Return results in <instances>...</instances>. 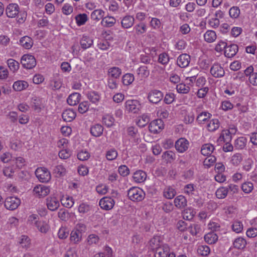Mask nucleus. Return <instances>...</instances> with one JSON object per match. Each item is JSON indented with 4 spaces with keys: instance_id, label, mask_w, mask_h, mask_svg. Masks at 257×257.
<instances>
[{
    "instance_id": "1",
    "label": "nucleus",
    "mask_w": 257,
    "mask_h": 257,
    "mask_svg": "<svg viewBox=\"0 0 257 257\" xmlns=\"http://www.w3.org/2000/svg\"><path fill=\"white\" fill-rule=\"evenodd\" d=\"M127 196L133 201H141L145 197V193L143 190L138 187H132L127 191Z\"/></svg>"
},
{
    "instance_id": "2",
    "label": "nucleus",
    "mask_w": 257,
    "mask_h": 257,
    "mask_svg": "<svg viewBox=\"0 0 257 257\" xmlns=\"http://www.w3.org/2000/svg\"><path fill=\"white\" fill-rule=\"evenodd\" d=\"M38 216L36 214H32L29 216L28 222L30 224L34 223L39 230L42 233H47L48 226L46 222L37 221Z\"/></svg>"
},
{
    "instance_id": "3",
    "label": "nucleus",
    "mask_w": 257,
    "mask_h": 257,
    "mask_svg": "<svg viewBox=\"0 0 257 257\" xmlns=\"http://www.w3.org/2000/svg\"><path fill=\"white\" fill-rule=\"evenodd\" d=\"M23 66L27 69H31L36 65V60L34 56L29 54L24 55L21 60Z\"/></svg>"
},
{
    "instance_id": "4",
    "label": "nucleus",
    "mask_w": 257,
    "mask_h": 257,
    "mask_svg": "<svg viewBox=\"0 0 257 257\" xmlns=\"http://www.w3.org/2000/svg\"><path fill=\"white\" fill-rule=\"evenodd\" d=\"M21 204V200L16 197H8L5 201V207L10 210L16 209Z\"/></svg>"
},
{
    "instance_id": "5",
    "label": "nucleus",
    "mask_w": 257,
    "mask_h": 257,
    "mask_svg": "<svg viewBox=\"0 0 257 257\" xmlns=\"http://www.w3.org/2000/svg\"><path fill=\"white\" fill-rule=\"evenodd\" d=\"M46 104L45 99L37 97H33L31 99V105L32 107L36 111L39 112L44 108Z\"/></svg>"
},
{
    "instance_id": "6",
    "label": "nucleus",
    "mask_w": 257,
    "mask_h": 257,
    "mask_svg": "<svg viewBox=\"0 0 257 257\" xmlns=\"http://www.w3.org/2000/svg\"><path fill=\"white\" fill-rule=\"evenodd\" d=\"M163 97V93L158 90L154 89L149 92L148 95V99L153 103L159 102Z\"/></svg>"
},
{
    "instance_id": "7",
    "label": "nucleus",
    "mask_w": 257,
    "mask_h": 257,
    "mask_svg": "<svg viewBox=\"0 0 257 257\" xmlns=\"http://www.w3.org/2000/svg\"><path fill=\"white\" fill-rule=\"evenodd\" d=\"M163 128L164 123L161 119H157L152 121L149 126L150 132L155 134L161 132Z\"/></svg>"
},
{
    "instance_id": "8",
    "label": "nucleus",
    "mask_w": 257,
    "mask_h": 257,
    "mask_svg": "<svg viewBox=\"0 0 257 257\" xmlns=\"http://www.w3.org/2000/svg\"><path fill=\"white\" fill-rule=\"evenodd\" d=\"M114 201L111 197H104L99 201V206L105 210L111 209L114 205Z\"/></svg>"
},
{
    "instance_id": "9",
    "label": "nucleus",
    "mask_w": 257,
    "mask_h": 257,
    "mask_svg": "<svg viewBox=\"0 0 257 257\" xmlns=\"http://www.w3.org/2000/svg\"><path fill=\"white\" fill-rule=\"evenodd\" d=\"M126 109L134 113L139 112L140 108V104L137 100H128L125 102Z\"/></svg>"
},
{
    "instance_id": "10",
    "label": "nucleus",
    "mask_w": 257,
    "mask_h": 257,
    "mask_svg": "<svg viewBox=\"0 0 257 257\" xmlns=\"http://www.w3.org/2000/svg\"><path fill=\"white\" fill-rule=\"evenodd\" d=\"M20 8L16 4H9L6 9L7 16L9 18H15L19 13Z\"/></svg>"
},
{
    "instance_id": "11",
    "label": "nucleus",
    "mask_w": 257,
    "mask_h": 257,
    "mask_svg": "<svg viewBox=\"0 0 257 257\" xmlns=\"http://www.w3.org/2000/svg\"><path fill=\"white\" fill-rule=\"evenodd\" d=\"M175 147L178 152L183 153L189 147V142L185 138H180L175 143Z\"/></svg>"
},
{
    "instance_id": "12",
    "label": "nucleus",
    "mask_w": 257,
    "mask_h": 257,
    "mask_svg": "<svg viewBox=\"0 0 257 257\" xmlns=\"http://www.w3.org/2000/svg\"><path fill=\"white\" fill-rule=\"evenodd\" d=\"M210 73L213 76L216 78L222 77L225 74L223 68L218 64H214L211 67Z\"/></svg>"
},
{
    "instance_id": "13",
    "label": "nucleus",
    "mask_w": 257,
    "mask_h": 257,
    "mask_svg": "<svg viewBox=\"0 0 257 257\" xmlns=\"http://www.w3.org/2000/svg\"><path fill=\"white\" fill-rule=\"evenodd\" d=\"M190 62V56L187 54L180 55L177 60L178 65L181 68H185L188 66Z\"/></svg>"
},
{
    "instance_id": "14",
    "label": "nucleus",
    "mask_w": 257,
    "mask_h": 257,
    "mask_svg": "<svg viewBox=\"0 0 257 257\" xmlns=\"http://www.w3.org/2000/svg\"><path fill=\"white\" fill-rule=\"evenodd\" d=\"M238 50V46L236 44H231L226 46L224 50V55L228 58H232L235 55Z\"/></svg>"
},
{
    "instance_id": "15",
    "label": "nucleus",
    "mask_w": 257,
    "mask_h": 257,
    "mask_svg": "<svg viewBox=\"0 0 257 257\" xmlns=\"http://www.w3.org/2000/svg\"><path fill=\"white\" fill-rule=\"evenodd\" d=\"M35 175L40 181L42 182L48 181L47 179L48 176L47 169L42 167L37 168L35 171Z\"/></svg>"
},
{
    "instance_id": "16",
    "label": "nucleus",
    "mask_w": 257,
    "mask_h": 257,
    "mask_svg": "<svg viewBox=\"0 0 257 257\" xmlns=\"http://www.w3.org/2000/svg\"><path fill=\"white\" fill-rule=\"evenodd\" d=\"M33 192L40 197H43L48 195V188L42 185H39L34 188Z\"/></svg>"
},
{
    "instance_id": "17",
    "label": "nucleus",
    "mask_w": 257,
    "mask_h": 257,
    "mask_svg": "<svg viewBox=\"0 0 257 257\" xmlns=\"http://www.w3.org/2000/svg\"><path fill=\"white\" fill-rule=\"evenodd\" d=\"M147 178V174L142 170H138L134 173L133 179L137 183L144 182Z\"/></svg>"
},
{
    "instance_id": "18",
    "label": "nucleus",
    "mask_w": 257,
    "mask_h": 257,
    "mask_svg": "<svg viewBox=\"0 0 257 257\" xmlns=\"http://www.w3.org/2000/svg\"><path fill=\"white\" fill-rule=\"evenodd\" d=\"M149 245L151 249L154 251L157 249L159 247H161L164 244L160 240L159 236H155L152 238L149 241Z\"/></svg>"
},
{
    "instance_id": "19",
    "label": "nucleus",
    "mask_w": 257,
    "mask_h": 257,
    "mask_svg": "<svg viewBox=\"0 0 257 257\" xmlns=\"http://www.w3.org/2000/svg\"><path fill=\"white\" fill-rule=\"evenodd\" d=\"M62 118L65 121L70 122L76 117V113L71 109L65 110L62 114Z\"/></svg>"
},
{
    "instance_id": "20",
    "label": "nucleus",
    "mask_w": 257,
    "mask_h": 257,
    "mask_svg": "<svg viewBox=\"0 0 257 257\" xmlns=\"http://www.w3.org/2000/svg\"><path fill=\"white\" fill-rule=\"evenodd\" d=\"M169 251V248L168 246L167 245H164L154 251L155 252V257H167Z\"/></svg>"
},
{
    "instance_id": "21",
    "label": "nucleus",
    "mask_w": 257,
    "mask_h": 257,
    "mask_svg": "<svg viewBox=\"0 0 257 257\" xmlns=\"http://www.w3.org/2000/svg\"><path fill=\"white\" fill-rule=\"evenodd\" d=\"M134 18L133 16L128 15L123 18L121 21V24L123 28L128 29L134 25Z\"/></svg>"
},
{
    "instance_id": "22",
    "label": "nucleus",
    "mask_w": 257,
    "mask_h": 257,
    "mask_svg": "<svg viewBox=\"0 0 257 257\" xmlns=\"http://www.w3.org/2000/svg\"><path fill=\"white\" fill-rule=\"evenodd\" d=\"M174 202L175 206L179 209L183 208L187 205V200L183 195L175 198Z\"/></svg>"
},
{
    "instance_id": "23",
    "label": "nucleus",
    "mask_w": 257,
    "mask_h": 257,
    "mask_svg": "<svg viewBox=\"0 0 257 257\" xmlns=\"http://www.w3.org/2000/svg\"><path fill=\"white\" fill-rule=\"evenodd\" d=\"M28 86L27 82L24 80H18L14 82L13 88L16 91H21L26 89Z\"/></svg>"
},
{
    "instance_id": "24",
    "label": "nucleus",
    "mask_w": 257,
    "mask_h": 257,
    "mask_svg": "<svg viewBox=\"0 0 257 257\" xmlns=\"http://www.w3.org/2000/svg\"><path fill=\"white\" fill-rule=\"evenodd\" d=\"M247 139L245 137H239L235 140L234 147L237 150L243 149L246 145Z\"/></svg>"
},
{
    "instance_id": "25",
    "label": "nucleus",
    "mask_w": 257,
    "mask_h": 257,
    "mask_svg": "<svg viewBox=\"0 0 257 257\" xmlns=\"http://www.w3.org/2000/svg\"><path fill=\"white\" fill-rule=\"evenodd\" d=\"M80 95L78 93H73L69 95L67 102L70 105H75L79 103L80 99Z\"/></svg>"
},
{
    "instance_id": "26",
    "label": "nucleus",
    "mask_w": 257,
    "mask_h": 257,
    "mask_svg": "<svg viewBox=\"0 0 257 257\" xmlns=\"http://www.w3.org/2000/svg\"><path fill=\"white\" fill-rule=\"evenodd\" d=\"M103 132V126L99 124H96L93 125L90 128L91 134L95 137H98L100 136L102 134Z\"/></svg>"
},
{
    "instance_id": "27",
    "label": "nucleus",
    "mask_w": 257,
    "mask_h": 257,
    "mask_svg": "<svg viewBox=\"0 0 257 257\" xmlns=\"http://www.w3.org/2000/svg\"><path fill=\"white\" fill-rule=\"evenodd\" d=\"M121 74V70L120 68L116 67L110 68L108 71V75L109 78L117 79Z\"/></svg>"
},
{
    "instance_id": "28",
    "label": "nucleus",
    "mask_w": 257,
    "mask_h": 257,
    "mask_svg": "<svg viewBox=\"0 0 257 257\" xmlns=\"http://www.w3.org/2000/svg\"><path fill=\"white\" fill-rule=\"evenodd\" d=\"M20 44L26 49H30L33 46V41L28 36H24L20 40Z\"/></svg>"
},
{
    "instance_id": "29",
    "label": "nucleus",
    "mask_w": 257,
    "mask_h": 257,
    "mask_svg": "<svg viewBox=\"0 0 257 257\" xmlns=\"http://www.w3.org/2000/svg\"><path fill=\"white\" fill-rule=\"evenodd\" d=\"M205 241L208 244L215 243L218 240V236L213 232L205 234L204 237Z\"/></svg>"
},
{
    "instance_id": "30",
    "label": "nucleus",
    "mask_w": 257,
    "mask_h": 257,
    "mask_svg": "<svg viewBox=\"0 0 257 257\" xmlns=\"http://www.w3.org/2000/svg\"><path fill=\"white\" fill-rule=\"evenodd\" d=\"M162 158L167 163H171L175 159L176 155L173 151H167L163 153Z\"/></svg>"
},
{
    "instance_id": "31",
    "label": "nucleus",
    "mask_w": 257,
    "mask_h": 257,
    "mask_svg": "<svg viewBox=\"0 0 257 257\" xmlns=\"http://www.w3.org/2000/svg\"><path fill=\"white\" fill-rule=\"evenodd\" d=\"M214 150V147L212 145L210 144H206L202 146L201 152L204 156H208L211 155Z\"/></svg>"
},
{
    "instance_id": "32",
    "label": "nucleus",
    "mask_w": 257,
    "mask_h": 257,
    "mask_svg": "<svg viewBox=\"0 0 257 257\" xmlns=\"http://www.w3.org/2000/svg\"><path fill=\"white\" fill-rule=\"evenodd\" d=\"M66 169L62 165H57L53 170V174L56 177H60L66 174Z\"/></svg>"
},
{
    "instance_id": "33",
    "label": "nucleus",
    "mask_w": 257,
    "mask_h": 257,
    "mask_svg": "<svg viewBox=\"0 0 257 257\" xmlns=\"http://www.w3.org/2000/svg\"><path fill=\"white\" fill-rule=\"evenodd\" d=\"M81 237L82 234L77 231L73 230L70 233V240L72 243L76 244L81 240Z\"/></svg>"
},
{
    "instance_id": "34",
    "label": "nucleus",
    "mask_w": 257,
    "mask_h": 257,
    "mask_svg": "<svg viewBox=\"0 0 257 257\" xmlns=\"http://www.w3.org/2000/svg\"><path fill=\"white\" fill-rule=\"evenodd\" d=\"M246 241L242 237L236 238L233 242V246L237 249H243L246 245Z\"/></svg>"
},
{
    "instance_id": "35",
    "label": "nucleus",
    "mask_w": 257,
    "mask_h": 257,
    "mask_svg": "<svg viewBox=\"0 0 257 257\" xmlns=\"http://www.w3.org/2000/svg\"><path fill=\"white\" fill-rule=\"evenodd\" d=\"M75 19L77 25L79 26H81L84 25L87 21L88 17L86 14H79L75 16Z\"/></svg>"
},
{
    "instance_id": "36",
    "label": "nucleus",
    "mask_w": 257,
    "mask_h": 257,
    "mask_svg": "<svg viewBox=\"0 0 257 257\" xmlns=\"http://www.w3.org/2000/svg\"><path fill=\"white\" fill-rule=\"evenodd\" d=\"M114 118L109 114H106L102 117V123L107 127H110L114 125Z\"/></svg>"
},
{
    "instance_id": "37",
    "label": "nucleus",
    "mask_w": 257,
    "mask_h": 257,
    "mask_svg": "<svg viewBox=\"0 0 257 257\" xmlns=\"http://www.w3.org/2000/svg\"><path fill=\"white\" fill-rule=\"evenodd\" d=\"M204 40L208 42L212 43L216 39L215 32L212 30H208L204 35Z\"/></svg>"
},
{
    "instance_id": "38",
    "label": "nucleus",
    "mask_w": 257,
    "mask_h": 257,
    "mask_svg": "<svg viewBox=\"0 0 257 257\" xmlns=\"http://www.w3.org/2000/svg\"><path fill=\"white\" fill-rule=\"evenodd\" d=\"M93 44V40L87 36H83L80 40V45L83 49L89 48Z\"/></svg>"
},
{
    "instance_id": "39",
    "label": "nucleus",
    "mask_w": 257,
    "mask_h": 257,
    "mask_svg": "<svg viewBox=\"0 0 257 257\" xmlns=\"http://www.w3.org/2000/svg\"><path fill=\"white\" fill-rule=\"evenodd\" d=\"M116 20L113 17H106L103 18L101 21V24L104 27H110L115 23Z\"/></svg>"
},
{
    "instance_id": "40",
    "label": "nucleus",
    "mask_w": 257,
    "mask_h": 257,
    "mask_svg": "<svg viewBox=\"0 0 257 257\" xmlns=\"http://www.w3.org/2000/svg\"><path fill=\"white\" fill-rule=\"evenodd\" d=\"M104 12L100 9L93 11L91 14V19L94 21H98L103 19Z\"/></svg>"
},
{
    "instance_id": "41",
    "label": "nucleus",
    "mask_w": 257,
    "mask_h": 257,
    "mask_svg": "<svg viewBox=\"0 0 257 257\" xmlns=\"http://www.w3.org/2000/svg\"><path fill=\"white\" fill-rule=\"evenodd\" d=\"M88 99L93 103L96 104L100 99L99 94L95 91H91L87 94Z\"/></svg>"
},
{
    "instance_id": "42",
    "label": "nucleus",
    "mask_w": 257,
    "mask_h": 257,
    "mask_svg": "<svg viewBox=\"0 0 257 257\" xmlns=\"http://www.w3.org/2000/svg\"><path fill=\"white\" fill-rule=\"evenodd\" d=\"M228 192V188L220 187L216 191V196L219 199H223L226 197Z\"/></svg>"
},
{
    "instance_id": "43",
    "label": "nucleus",
    "mask_w": 257,
    "mask_h": 257,
    "mask_svg": "<svg viewBox=\"0 0 257 257\" xmlns=\"http://www.w3.org/2000/svg\"><path fill=\"white\" fill-rule=\"evenodd\" d=\"M219 121L217 119H213L207 125L208 130L210 132L215 131L219 127Z\"/></svg>"
},
{
    "instance_id": "44",
    "label": "nucleus",
    "mask_w": 257,
    "mask_h": 257,
    "mask_svg": "<svg viewBox=\"0 0 257 257\" xmlns=\"http://www.w3.org/2000/svg\"><path fill=\"white\" fill-rule=\"evenodd\" d=\"M188 230L192 235H196L200 232L201 229L199 225L193 223L188 225Z\"/></svg>"
},
{
    "instance_id": "45",
    "label": "nucleus",
    "mask_w": 257,
    "mask_h": 257,
    "mask_svg": "<svg viewBox=\"0 0 257 257\" xmlns=\"http://www.w3.org/2000/svg\"><path fill=\"white\" fill-rule=\"evenodd\" d=\"M8 65L11 71L15 72L19 68V63L18 62L13 59H9L7 61Z\"/></svg>"
},
{
    "instance_id": "46",
    "label": "nucleus",
    "mask_w": 257,
    "mask_h": 257,
    "mask_svg": "<svg viewBox=\"0 0 257 257\" xmlns=\"http://www.w3.org/2000/svg\"><path fill=\"white\" fill-rule=\"evenodd\" d=\"M134 75L130 73L124 74L122 78V82L125 85H128L134 81Z\"/></svg>"
},
{
    "instance_id": "47",
    "label": "nucleus",
    "mask_w": 257,
    "mask_h": 257,
    "mask_svg": "<svg viewBox=\"0 0 257 257\" xmlns=\"http://www.w3.org/2000/svg\"><path fill=\"white\" fill-rule=\"evenodd\" d=\"M232 134L226 130H223L219 137L220 141H223L224 142H230L231 140Z\"/></svg>"
},
{
    "instance_id": "48",
    "label": "nucleus",
    "mask_w": 257,
    "mask_h": 257,
    "mask_svg": "<svg viewBox=\"0 0 257 257\" xmlns=\"http://www.w3.org/2000/svg\"><path fill=\"white\" fill-rule=\"evenodd\" d=\"M211 114L207 111H203L200 113L197 117L196 120L199 122L206 121L210 117Z\"/></svg>"
},
{
    "instance_id": "49",
    "label": "nucleus",
    "mask_w": 257,
    "mask_h": 257,
    "mask_svg": "<svg viewBox=\"0 0 257 257\" xmlns=\"http://www.w3.org/2000/svg\"><path fill=\"white\" fill-rule=\"evenodd\" d=\"M210 251V248L207 245H200L197 249L198 253L202 256H207Z\"/></svg>"
},
{
    "instance_id": "50",
    "label": "nucleus",
    "mask_w": 257,
    "mask_h": 257,
    "mask_svg": "<svg viewBox=\"0 0 257 257\" xmlns=\"http://www.w3.org/2000/svg\"><path fill=\"white\" fill-rule=\"evenodd\" d=\"M176 89L178 93L186 94L189 92L190 88L185 84L180 83L177 85Z\"/></svg>"
},
{
    "instance_id": "51",
    "label": "nucleus",
    "mask_w": 257,
    "mask_h": 257,
    "mask_svg": "<svg viewBox=\"0 0 257 257\" xmlns=\"http://www.w3.org/2000/svg\"><path fill=\"white\" fill-rule=\"evenodd\" d=\"M242 160V156L240 153L234 154L231 158V162L234 166H237Z\"/></svg>"
},
{
    "instance_id": "52",
    "label": "nucleus",
    "mask_w": 257,
    "mask_h": 257,
    "mask_svg": "<svg viewBox=\"0 0 257 257\" xmlns=\"http://www.w3.org/2000/svg\"><path fill=\"white\" fill-rule=\"evenodd\" d=\"M19 243L23 248H28L30 244V239L28 236L23 235L20 237Z\"/></svg>"
},
{
    "instance_id": "53",
    "label": "nucleus",
    "mask_w": 257,
    "mask_h": 257,
    "mask_svg": "<svg viewBox=\"0 0 257 257\" xmlns=\"http://www.w3.org/2000/svg\"><path fill=\"white\" fill-rule=\"evenodd\" d=\"M176 193V192L174 189L169 187L165 190L164 196L167 199H172L175 196Z\"/></svg>"
},
{
    "instance_id": "54",
    "label": "nucleus",
    "mask_w": 257,
    "mask_h": 257,
    "mask_svg": "<svg viewBox=\"0 0 257 257\" xmlns=\"http://www.w3.org/2000/svg\"><path fill=\"white\" fill-rule=\"evenodd\" d=\"M229 16L233 19L237 18L240 14V10L237 7H232L229 11Z\"/></svg>"
},
{
    "instance_id": "55",
    "label": "nucleus",
    "mask_w": 257,
    "mask_h": 257,
    "mask_svg": "<svg viewBox=\"0 0 257 257\" xmlns=\"http://www.w3.org/2000/svg\"><path fill=\"white\" fill-rule=\"evenodd\" d=\"M150 121L149 117L145 114L142 115L141 118H140L137 122L138 126L143 127L146 126Z\"/></svg>"
},
{
    "instance_id": "56",
    "label": "nucleus",
    "mask_w": 257,
    "mask_h": 257,
    "mask_svg": "<svg viewBox=\"0 0 257 257\" xmlns=\"http://www.w3.org/2000/svg\"><path fill=\"white\" fill-rule=\"evenodd\" d=\"M62 203L65 207L71 208L74 204L73 199L72 197L67 196L62 199Z\"/></svg>"
},
{
    "instance_id": "57",
    "label": "nucleus",
    "mask_w": 257,
    "mask_h": 257,
    "mask_svg": "<svg viewBox=\"0 0 257 257\" xmlns=\"http://www.w3.org/2000/svg\"><path fill=\"white\" fill-rule=\"evenodd\" d=\"M58 217L62 220L66 221L69 218V213L68 211L64 208L61 209L58 213Z\"/></svg>"
},
{
    "instance_id": "58",
    "label": "nucleus",
    "mask_w": 257,
    "mask_h": 257,
    "mask_svg": "<svg viewBox=\"0 0 257 257\" xmlns=\"http://www.w3.org/2000/svg\"><path fill=\"white\" fill-rule=\"evenodd\" d=\"M117 156V152L114 149H110L106 154V157L109 161H112L116 159Z\"/></svg>"
},
{
    "instance_id": "59",
    "label": "nucleus",
    "mask_w": 257,
    "mask_h": 257,
    "mask_svg": "<svg viewBox=\"0 0 257 257\" xmlns=\"http://www.w3.org/2000/svg\"><path fill=\"white\" fill-rule=\"evenodd\" d=\"M232 229L234 232L239 233L243 229V225L240 221H235L232 225Z\"/></svg>"
},
{
    "instance_id": "60",
    "label": "nucleus",
    "mask_w": 257,
    "mask_h": 257,
    "mask_svg": "<svg viewBox=\"0 0 257 257\" xmlns=\"http://www.w3.org/2000/svg\"><path fill=\"white\" fill-rule=\"evenodd\" d=\"M169 61V57L166 53H163L159 55L158 61L163 65H166Z\"/></svg>"
},
{
    "instance_id": "61",
    "label": "nucleus",
    "mask_w": 257,
    "mask_h": 257,
    "mask_svg": "<svg viewBox=\"0 0 257 257\" xmlns=\"http://www.w3.org/2000/svg\"><path fill=\"white\" fill-rule=\"evenodd\" d=\"M59 202L55 198H51L49 201V210L54 211L59 206Z\"/></svg>"
},
{
    "instance_id": "62",
    "label": "nucleus",
    "mask_w": 257,
    "mask_h": 257,
    "mask_svg": "<svg viewBox=\"0 0 257 257\" xmlns=\"http://www.w3.org/2000/svg\"><path fill=\"white\" fill-rule=\"evenodd\" d=\"M136 33L138 35H140L144 33L146 31V25L143 23H140L137 25L135 27Z\"/></svg>"
},
{
    "instance_id": "63",
    "label": "nucleus",
    "mask_w": 257,
    "mask_h": 257,
    "mask_svg": "<svg viewBox=\"0 0 257 257\" xmlns=\"http://www.w3.org/2000/svg\"><path fill=\"white\" fill-rule=\"evenodd\" d=\"M242 191L245 193H250L253 189V184L250 182H246L241 186Z\"/></svg>"
},
{
    "instance_id": "64",
    "label": "nucleus",
    "mask_w": 257,
    "mask_h": 257,
    "mask_svg": "<svg viewBox=\"0 0 257 257\" xmlns=\"http://www.w3.org/2000/svg\"><path fill=\"white\" fill-rule=\"evenodd\" d=\"M138 73L141 74L143 76L148 77L150 74L149 70L146 66H142L140 67L138 70Z\"/></svg>"
}]
</instances>
